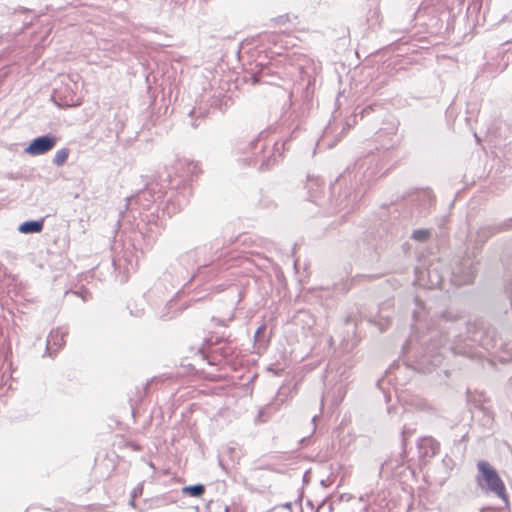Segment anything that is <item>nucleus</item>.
Wrapping results in <instances>:
<instances>
[{"instance_id": "obj_1", "label": "nucleus", "mask_w": 512, "mask_h": 512, "mask_svg": "<svg viewBox=\"0 0 512 512\" xmlns=\"http://www.w3.org/2000/svg\"><path fill=\"white\" fill-rule=\"evenodd\" d=\"M418 313H414L415 323L412 325L413 333L405 342L402 348L403 355L411 354L414 359L415 370L421 372H430L433 368L439 366L447 351L454 354H465V349L457 346L455 343L450 344L448 336H443L441 329L446 327L447 323H454L463 318L462 313L447 309L440 316V329L428 327L427 332L418 333Z\"/></svg>"}, {"instance_id": "obj_2", "label": "nucleus", "mask_w": 512, "mask_h": 512, "mask_svg": "<svg viewBox=\"0 0 512 512\" xmlns=\"http://www.w3.org/2000/svg\"><path fill=\"white\" fill-rule=\"evenodd\" d=\"M383 168V159L379 153L370 152L358 158L331 184V209L335 212H351L365 194L366 188L384 174Z\"/></svg>"}, {"instance_id": "obj_3", "label": "nucleus", "mask_w": 512, "mask_h": 512, "mask_svg": "<svg viewBox=\"0 0 512 512\" xmlns=\"http://www.w3.org/2000/svg\"><path fill=\"white\" fill-rule=\"evenodd\" d=\"M285 145L286 142L281 144L276 142L269 151H266V146L260 137H257L249 141L245 148H239V150L249 154L244 159L248 161L249 165L258 166L260 171H267L278 163V159L281 157V150H285Z\"/></svg>"}, {"instance_id": "obj_4", "label": "nucleus", "mask_w": 512, "mask_h": 512, "mask_svg": "<svg viewBox=\"0 0 512 512\" xmlns=\"http://www.w3.org/2000/svg\"><path fill=\"white\" fill-rule=\"evenodd\" d=\"M475 482L485 494H493L503 500L505 506L509 505L506 487L497 470L487 461L480 460L477 463Z\"/></svg>"}, {"instance_id": "obj_5", "label": "nucleus", "mask_w": 512, "mask_h": 512, "mask_svg": "<svg viewBox=\"0 0 512 512\" xmlns=\"http://www.w3.org/2000/svg\"><path fill=\"white\" fill-rule=\"evenodd\" d=\"M351 366L339 359H331L323 376L325 392L323 397L330 393V390L336 389L337 401H342L346 395V384L350 380Z\"/></svg>"}, {"instance_id": "obj_6", "label": "nucleus", "mask_w": 512, "mask_h": 512, "mask_svg": "<svg viewBox=\"0 0 512 512\" xmlns=\"http://www.w3.org/2000/svg\"><path fill=\"white\" fill-rule=\"evenodd\" d=\"M199 351L210 365H214L221 359L232 356L234 348L223 337L211 335L205 339L204 346Z\"/></svg>"}, {"instance_id": "obj_7", "label": "nucleus", "mask_w": 512, "mask_h": 512, "mask_svg": "<svg viewBox=\"0 0 512 512\" xmlns=\"http://www.w3.org/2000/svg\"><path fill=\"white\" fill-rule=\"evenodd\" d=\"M511 221L512 220H509L498 224H484L480 226L474 234L470 233L468 237L469 242L473 245V249H480L489 238L502 231L508 230L511 227Z\"/></svg>"}, {"instance_id": "obj_8", "label": "nucleus", "mask_w": 512, "mask_h": 512, "mask_svg": "<svg viewBox=\"0 0 512 512\" xmlns=\"http://www.w3.org/2000/svg\"><path fill=\"white\" fill-rule=\"evenodd\" d=\"M161 190L155 191L153 184L148 185L144 190L138 192L135 196L127 198V206L133 208L134 205L139 206L140 210L149 211L151 206L163 197Z\"/></svg>"}, {"instance_id": "obj_9", "label": "nucleus", "mask_w": 512, "mask_h": 512, "mask_svg": "<svg viewBox=\"0 0 512 512\" xmlns=\"http://www.w3.org/2000/svg\"><path fill=\"white\" fill-rule=\"evenodd\" d=\"M476 275V267L470 259H462L452 269V282L461 286L473 282Z\"/></svg>"}, {"instance_id": "obj_10", "label": "nucleus", "mask_w": 512, "mask_h": 512, "mask_svg": "<svg viewBox=\"0 0 512 512\" xmlns=\"http://www.w3.org/2000/svg\"><path fill=\"white\" fill-rule=\"evenodd\" d=\"M409 201L415 206L416 216H426L429 212L434 197L432 191L429 189L416 190L409 196Z\"/></svg>"}, {"instance_id": "obj_11", "label": "nucleus", "mask_w": 512, "mask_h": 512, "mask_svg": "<svg viewBox=\"0 0 512 512\" xmlns=\"http://www.w3.org/2000/svg\"><path fill=\"white\" fill-rule=\"evenodd\" d=\"M57 143V137L52 134H45L34 138L24 152L31 156H38L50 151Z\"/></svg>"}, {"instance_id": "obj_12", "label": "nucleus", "mask_w": 512, "mask_h": 512, "mask_svg": "<svg viewBox=\"0 0 512 512\" xmlns=\"http://www.w3.org/2000/svg\"><path fill=\"white\" fill-rule=\"evenodd\" d=\"M145 217L146 222L142 225V227H139V230L143 237L148 240V242H153L161 234V231L164 229V224L159 216L155 215L154 213L146 215Z\"/></svg>"}, {"instance_id": "obj_13", "label": "nucleus", "mask_w": 512, "mask_h": 512, "mask_svg": "<svg viewBox=\"0 0 512 512\" xmlns=\"http://www.w3.org/2000/svg\"><path fill=\"white\" fill-rule=\"evenodd\" d=\"M67 335V328L58 327L51 330L47 337L44 356L54 357L56 353L65 345V337Z\"/></svg>"}, {"instance_id": "obj_14", "label": "nucleus", "mask_w": 512, "mask_h": 512, "mask_svg": "<svg viewBox=\"0 0 512 512\" xmlns=\"http://www.w3.org/2000/svg\"><path fill=\"white\" fill-rule=\"evenodd\" d=\"M306 189L308 193V200L322 207L325 205L324 199V184L317 177H308Z\"/></svg>"}, {"instance_id": "obj_15", "label": "nucleus", "mask_w": 512, "mask_h": 512, "mask_svg": "<svg viewBox=\"0 0 512 512\" xmlns=\"http://www.w3.org/2000/svg\"><path fill=\"white\" fill-rule=\"evenodd\" d=\"M397 129V124L390 122L386 127H382L377 131V140L381 142L383 149L389 150L397 144L398 141L395 139Z\"/></svg>"}, {"instance_id": "obj_16", "label": "nucleus", "mask_w": 512, "mask_h": 512, "mask_svg": "<svg viewBox=\"0 0 512 512\" xmlns=\"http://www.w3.org/2000/svg\"><path fill=\"white\" fill-rule=\"evenodd\" d=\"M417 448L421 459L432 458L438 454L440 443L431 436H425L419 439Z\"/></svg>"}, {"instance_id": "obj_17", "label": "nucleus", "mask_w": 512, "mask_h": 512, "mask_svg": "<svg viewBox=\"0 0 512 512\" xmlns=\"http://www.w3.org/2000/svg\"><path fill=\"white\" fill-rule=\"evenodd\" d=\"M188 200L185 195H180L175 191H171L166 205L163 207V214H167L169 217L180 212L183 207L187 204Z\"/></svg>"}, {"instance_id": "obj_18", "label": "nucleus", "mask_w": 512, "mask_h": 512, "mask_svg": "<svg viewBox=\"0 0 512 512\" xmlns=\"http://www.w3.org/2000/svg\"><path fill=\"white\" fill-rule=\"evenodd\" d=\"M407 469L408 467L405 465L403 459L401 461L399 459H390L381 465L380 473H389L392 477L400 478Z\"/></svg>"}, {"instance_id": "obj_19", "label": "nucleus", "mask_w": 512, "mask_h": 512, "mask_svg": "<svg viewBox=\"0 0 512 512\" xmlns=\"http://www.w3.org/2000/svg\"><path fill=\"white\" fill-rule=\"evenodd\" d=\"M44 228V219L27 220L18 226V231L22 234L40 233Z\"/></svg>"}, {"instance_id": "obj_20", "label": "nucleus", "mask_w": 512, "mask_h": 512, "mask_svg": "<svg viewBox=\"0 0 512 512\" xmlns=\"http://www.w3.org/2000/svg\"><path fill=\"white\" fill-rule=\"evenodd\" d=\"M340 140L338 135H334V130L329 124L323 132V135L318 140L317 146L318 147H327V148H333L337 142Z\"/></svg>"}, {"instance_id": "obj_21", "label": "nucleus", "mask_w": 512, "mask_h": 512, "mask_svg": "<svg viewBox=\"0 0 512 512\" xmlns=\"http://www.w3.org/2000/svg\"><path fill=\"white\" fill-rule=\"evenodd\" d=\"M299 117L300 112L290 106V108L282 114L281 118L283 124L286 125L288 129L293 128L296 130L300 123Z\"/></svg>"}, {"instance_id": "obj_22", "label": "nucleus", "mask_w": 512, "mask_h": 512, "mask_svg": "<svg viewBox=\"0 0 512 512\" xmlns=\"http://www.w3.org/2000/svg\"><path fill=\"white\" fill-rule=\"evenodd\" d=\"M366 20L369 27L372 29H376L381 26L383 17L379 4H376L374 7L369 9Z\"/></svg>"}, {"instance_id": "obj_23", "label": "nucleus", "mask_w": 512, "mask_h": 512, "mask_svg": "<svg viewBox=\"0 0 512 512\" xmlns=\"http://www.w3.org/2000/svg\"><path fill=\"white\" fill-rule=\"evenodd\" d=\"M421 14V8H419L417 11L413 12L409 16V20L407 23L401 24L398 28H393L390 30L391 34L399 35V34H406L409 33L411 28L414 27V21L417 17H419Z\"/></svg>"}, {"instance_id": "obj_24", "label": "nucleus", "mask_w": 512, "mask_h": 512, "mask_svg": "<svg viewBox=\"0 0 512 512\" xmlns=\"http://www.w3.org/2000/svg\"><path fill=\"white\" fill-rule=\"evenodd\" d=\"M208 114H209V108H207L206 106L205 107L199 106V107H194L193 109H191L188 113V116L191 119V122H190L191 127L196 129L199 126V124L196 122V119H204L208 116Z\"/></svg>"}, {"instance_id": "obj_25", "label": "nucleus", "mask_w": 512, "mask_h": 512, "mask_svg": "<svg viewBox=\"0 0 512 512\" xmlns=\"http://www.w3.org/2000/svg\"><path fill=\"white\" fill-rule=\"evenodd\" d=\"M205 491H206V487L204 484H201V483H197L194 485H187V486L182 487V489H181V493L184 496H191V497H196V498L201 497L205 493Z\"/></svg>"}, {"instance_id": "obj_26", "label": "nucleus", "mask_w": 512, "mask_h": 512, "mask_svg": "<svg viewBox=\"0 0 512 512\" xmlns=\"http://www.w3.org/2000/svg\"><path fill=\"white\" fill-rule=\"evenodd\" d=\"M270 76V68L267 66H261L260 69L250 74V79L253 84H259V83H267L270 84L271 82L268 81L266 78Z\"/></svg>"}, {"instance_id": "obj_27", "label": "nucleus", "mask_w": 512, "mask_h": 512, "mask_svg": "<svg viewBox=\"0 0 512 512\" xmlns=\"http://www.w3.org/2000/svg\"><path fill=\"white\" fill-rule=\"evenodd\" d=\"M431 237V231L426 228L415 229L412 232L411 239L418 242H426Z\"/></svg>"}, {"instance_id": "obj_28", "label": "nucleus", "mask_w": 512, "mask_h": 512, "mask_svg": "<svg viewBox=\"0 0 512 512\" xmlns=\"http://www.w3.org/2000/svg\"><path fill=\"white\" fill-rule=\"evenodd\" d=\"M69 156V149L62 148L58 150L53 157V164L56 166H62L67 161Z\"/></svg>"}, {"instance_id": "obj_29", "label": "nucleus", "mask_w": 512, "mask_h": 512, "mask_svg": "<svg viewBox=\"0 0 512 512\" xmlns=\"http://www.w3.org/2000/svg\"><path fill=\"white\" fill-rule=\"evenodd\" d=\"M224 248H225V242L223 240H220V239H215L210 244V249L214 251L213 257H215L216 259H220L223 256H226V253H224V252H220L219 253V251L223 250Z\"/></svg>"}, {"instance_id": "obj_30", "label": "nucleus", "mask_w": 512, "mask_h": 512, "mask_svg": "<svg viewBox=\"0 0 512 512\" xmlns=\"http://www.w3.org/2000/svg\"><path fill=\"white\" fill-rule=\"evenodd\" d=\"M367 250H368V256H369L370 262L378 261L379 255H380V250H382V246L378 245V244H374V243H371V244L369 243Z\"/></svg>"}, {"instance_id": "obj_31", "label": "nucleus", "mask_w": 512, "mask_h": 512, "mask_svg": "<svg viewBox=\"0 0 512 512\" xmlns=\"http://www.w3.org/2000/svg\"><path fill=\"white\" fill-rule=\"evenodd\" d=\"M346 100H347V98L345 96V90L339 91V93L336 97V100H335L336 109H340L342 107V105L344 104V102H346Z\"/></svg>"}, {"instance_id": "obj_32", "label": "nucleus", "mask_w": 512, "mask_h": 512, "mask_svg": "<svg viewBox=\"0 0 512 512\" xmlns=\"http://www.w3.org/2000/svg\"><path fill=\"white\" fill-rule=\"evenodd\" d=\"M413 433H414L413 429H410L406 426L403 427V430H402V446H403V448L406 447L407 438L410 437Z\"/></svg>"}, {"instance_id": "obj_33", "label": "nucleus", "mask_w": 512, "mask_h": 512, "mask_svg": "<svg viewBox=\"0 0 512 512\" xmlns=\"http://www.w3.org/2000/svg\"><path fill=\"white\" fill-rule=\"evenodd\" d=\"M414 406L417 409L424 410L427 407V402L425 400H423V399H416L415 403H414Z\"/></svg>"}, {"instance_id": "obj_34", "label": "nucleus", "mask_w": 512, "mask_h": 512, "mask_svg": "<svg viewBox=\"0 0 512 512\" xmlns=\"http://www.w3.org/2000/svg\"><path fill=\"white\" fill-rule=\"evenodd\" d=\"M195 256V252H189L185 256L181 257V263H189Z\"/></svg>"}, {"instance_id": "obj_35", "label": "nucleus", "mask_w": 512, "mask_h": 512, "mask_svg": "<svg viewBox=\"0 0 512 512\" xmlns=\"http://www.w3.org/2000/svg\"><path fill=\"white\" fill-rule=\"evenodd\" d=\"M265 329H266V327L264 325L257 328V330L254 334L255 340H257L259 338V336L265 332Z\"/></svg>"}, {"instance_id": "obj_36", "label": "nucleus", "mask_w": 512, "mask_h": 512, "mask_svg": "<svg viewBox=\"0 0 512 512\" xmlns=\"http://www.w3.org/2000/svg\"><path fill=\"white\" fill-rule=\"evenodd\" d=\"M142 493V487H136L133 489V491L131 492V497L132 498H137L138 495H140Z\"/></svg>"}, {"instance_id": "obj_37", "label": "nucleus", "mask_w": 512, "mask_h": 512, "mask_svg": "<svg viewBox=\"0 0 512 512\" xmlns=\"http://www.w3.org/2000/svg\"><path fill=\"white\" fill-rule=\"evenodd\" d=\"M372 110H373L372 105H369V106L363 108L361 111L362 117H364L365 115H368L370 113V111H372Z\"/></svg>"}, {"instance_id": "obj_38", "label": "nucleus", "mask_w": 512, "mask_h": 512, "mask_svg": "<svg viewBox=\"0 0 512 512\" xmlns=\"http://www.w3.org/2000/svg\"><path fill=\"white\" fill-rule=\"evenodd\" d=\"M128 308L130 309V314L135 316V317H140L142 314H143V310H137L136 312H134L130 306H128Z\"/></svg>"}, {"instance_id": "obj_39", "label": "nucleus", "mask_w": 512, "mask_h": 512, "mask_svg": "<svg viewBox=\"0 0 512 512\" xmlns=\"http://www.w3.org/2000/svg\"><path fill=\"white\" fill-rule=\"evenodd\" d=\"M29 11L28 8H25V7H22V6H19L18 8L15 9V12H18V13H24V12H27Z\"/></svg>"}, {"instance_id": "obj_40", "label": "nucleus", "mask_w": 512, "mask_h": 512, "mask_svg": "<svg viewBox=\"0 0 512 512\" xmlns=\"http://www.w3.org/2000/svg\"><path fill=\"white\" fill-rule=\"evenodd\" d=\"M120 261H121L120 259H118V260H117V259H113V265L115 266V269H116L118 266H119V267L121 266Z\"/></svg>"}, {"instance_id": "obj_41", "label": "nucleus", "mask_w": 512, "mask_h": 512, "mask_svg": "<svg viewBox=\"0 0 512 512\" xmlns=\"http://www.w3.org/2000/svg\"><path fill=\"white\" fill-rule=\"evenodd\" d=\"M263 415H264V410H260L259 413H258V419L261 420V421H264Z\"/></svg>"}, {"instance_id": "obj_42", "label": "nucleus", "mask_w": 512, "mask_h": 512, "mask_svg": "<svg viewBox=\"0 0 512 512\" xmlns=\"http://www.w3.org/2000/svg\"><path fill=\"white\" fill-rule=\"evenodd\" d=\"M194 277V275H190V273L187 274V277H184L183 280H187V282H190L191 279Z\"/></svg>"}, {"instance_id": "obj_43", "label": "nucleus", "mask_w": 512, "mask_h": 512, "mask_svg": "<svg viewBox=\"0 0 512 512\" xmlns=\"http://www.w3.org/2000/svg\"><path fill=\"white\" fill-rule=\"evenodd\" d=\"M268 40H272V41H275V39L277 38V35L275 34H270L267 36Z\"/></svg>"}, {"instance_id": "obj_44", "label": "nucleus", "mask_w": 512, "mask_h": 512, "mask_svg": "<svg viewBox=\"0 0 512 512\" xmlns=\"http://www.w3.org/2000/svg\"><path fill=\"white\" fill-rule=\"evenodd\" d=\"M135 500H136V498H132L131 497V499L129 501V505L132 506V507H135Z\"/></svg>"}, {"instance_id": "obj_45", "label": "nucleus", "mask_w": 512, "mask_h": 512, "mask_svg": "<svg viewBox=\"0 0 512 512\" xmlns=\"http://www.w3.org/2000/svg\"><path fill=\"white\" fill-rule=\"evenodd\" d=\"M316 418H317V416H316V415H314V416L312 417V421H313V422H315Z\"/></svg>"}, {"instance_id": "obj_46", "label": "nucleus", "mask_w": 512, "mask_h": 512, "mask_svg": "<svg viewBox=\"0 0 512 512\" xmlns=\"http://www.w3.org/2000/svg\"><path fill=\"white\" fill-rule=\"evenodd\" d=\"M393 372V367H390L389 373L391 374Z\"/></svg>"}]
</instances>
